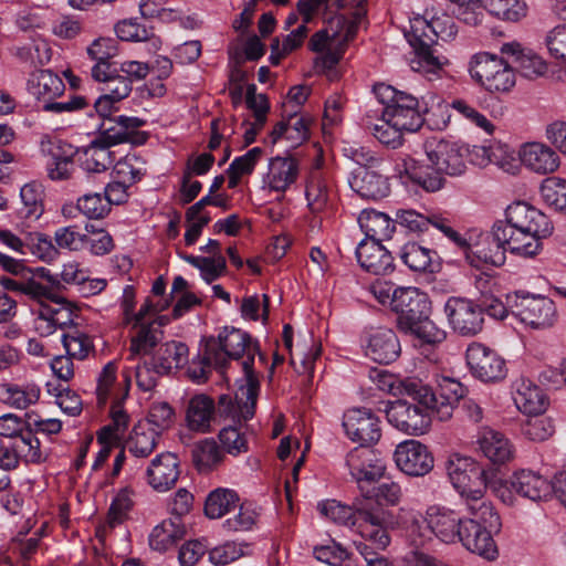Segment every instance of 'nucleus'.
Instances as JSON below:
<instances>
[{"instance_id": "f257e3e1", "label": "nucleus", "mask_w": 566, "mask_h": 566, "mask_svg": "<svg viewBox=\"0 0 566 566\" xmlns=\"http://www.w3.org/2000/svg\"><path fill=\"white\" fill-rule=\"evenodd\" d=\"M255 355L263 359L258 343H254L247 332L239 328L224 327L218 339L213 337L207 339L206 359L214 363V368L220 373L224 371L230 359L239 360L245 356L240 363L244 385L238 388L234 398L229 395L219 397L220 411L245 419H251L254 416L260 388L259 379L253 369Z\"/></svg>"}, {"instance_id": "f03ea898", "label": "nucleus", "mask_w": 566, "mask_h": 566, "mask_svg": "<svg viewBox=\"0 0 566 566\" xmlns=\"http://www.w3.org/2000/svg\"><path fill=\"white\" fill-rule=\"evenodd\" d=\"M360 494L361 497H357V517L363 537L377 549H385L390 543L388 531L398 525L394 513L385 506H395L400 502L401 488L397 482L385 480L366 485Z\"/></svg>"}, {"instance_id": "7ed1b4c3", "label": "nucleus", "mask_w": 566, "mask_h": 566, "mask_svg": "<svg viewBox=\"0 0 566 566\" xmlns=\"http://www.w3.org/2000/svg\"><path fill=\"white\" fill-rule=\"evenodd\" d=\"M457 32L455 22L448 14L432 17L430 21L421 17L411 20L410 30L405 33L415 53L410 60V67L429 80L439 76L446 61L437 54L433 44L439 39L442 41L452 39Z\"/></svg>"}, {"instance_id": "20e7f679", "label": "nucleus", "mask_w": 566, "mask_h": 566, "mask_svg": "<svg viewBox=\"0 0 566 566\" xmlns=\"http://www.w3.org/2000/svg\"><path fill=\"white\" fill-rule=\"evenodd\" d=\"M401 386L410 400L398 399L389 402L385 409L387 420L406 434L421 436L428 431L432 416H436L432 402H437V395L431 387L418 379H406Z\"/></svg>"}, {"instance_id": "39448f33", "label": "nucleus", "mask_w": 566, "mask_h": 566, "mask_svg": "<svg viewBox=\"0 0 566 566\" xmlns=\"http://www.w3.org/2000/svg\"><path fill=\"white\" fill-rule=\"evenodd\" d=\"M449 479L459 492L468 512H473L496 525L492 502L484 493L490 482V470H485L472 458L453 454L447 461Z\"/></svg>"}, {"instance_id": "423d86ee", "label": "nucleus", "mask_w": 566, "mask_h": 566, "mask_svg": "<svg viewBox=\"0 0 566 566\" xmlns=\"http://www.w3.org/2000/svg\"><path fill=\"white\" fill-rule=\"evenodd\" d=\"M391 310L397 314V326L401 332L410 333L428 344L444 339V332L430 318L429 296L418 287H398Z\"/></svg>"}, {"instance_id": "0eeeda50", "label": "nucleus", "mask_w": 566, "mask_h": 566, "mask_svg": "<svg viewBox=\"0 0 566 566\" xmlns=\"http://www.w3.org/2000/svg\"><path fill=\"white\" fill-rule=\"evenodd\" d=\"M423 149L433 172L413 169L410 171V177L424 190L432 192L440 190L444 184L443 175L460 176L464 172L467 168L464 156L457 143L433 136L424 142ZM406 171L409 174V168H406Z\"/></svg>"}, {"instance_id": "6e6552de", "label": "nucleus", "mask_w": 566, "mask_h": 566, "mask_svg": "<svg viewBox=\"0 0 566 566\" xmlns=\"http://www.w3.org/2000/svg\"><path fill=\"white\" fill-rule=\"evenodd\" d=\"M374 94L384 105L381 116L385 120L407 132H417L422 127L424 118L416 96L385 83L376 84Z\"/></svg>"}, {"instance_id": "1a4fd4ad", "label": "nucleus", "mask_w": 566, "mask_h": 566, "mask_svg": "<svg viewBox=\"0 0 566 566\" xmlns=\"http://www.w3.org/2000/svg\"><path fill=\"white\" fill-rule=\"evenodd\" d=\"M469 72L476 84L492 93L510 92L516 82L509 62L489 52L474 54L469 62Z\"/></svg>"}, {"instance_id": "9d476101", "label": "nucleus", "mask_w": 566, "mask_h": 566, "mask_svg": "<svg viewBox=\"0 0 566 566\" xmlns=\"http://www.w3.org/2000/svg\"><path fill=\"white\" fill-rule=\"evenodd\" d=\"M492 512L496 517V525L491 524L483 516L468 512L472 517L464 518L458 539L470 551L488 560H494L499 556L497 546L492 537V532L501 528V518L492 504Z\"/></svg>"}, {"instance_id": "9b49d317", "label": "nucleus", "mask_w": 566, "mask_h": 566, "mask_svg": "<svg viewBox=\"0 0 566 566\" xmlns=\"http://www.w3.org/2000/svg\"><path fill=\"white\" fill-rule=\"evenodd\" d=\"M145 124L146 122L139 117L125 115L104 118L98 125L95 138L111 147L124 143L140 146L144 145L149 137L147 132L139 130Z\"/></svg>"}, {"instance_id": "f8f14e48", "label": "nucleus", "mask_w": 566, "mask_h": 566, "mask_svg": "<svg viewBox=\"0 0 566 566\" xmlns=\"http://www.w3.org/2000/svg\"><path fill=\"white\" fill-rule=\"evenodd\" d=\"M39 303V308L34 312L33 325L40 336H50L56 329L74 328L76 314L74 306L70 303L56 298L54 292L51 298H43Z\"/></svg>"}, {"instance_id": "ddd939ff", "label": "nucleus", "mask_w": 566, "mask_h": 566, "mask_svg": "<svg viewBox=\"0 0 566 566\" xmlns=\"http://www.w3.org/2000/svg\"><path fill=\"white\" fill-rule=\"evenodd\" d=\"M512 307L514 315L532 328H546L555 322L556 307L548 297L517 292Z\"/></svg>"}, {"instance_id": "4468645a", "label": "nucleus", "mask_w": 566, "mask_h": 566, "mask_svg": "<svg viewBox=\"0 0 566 566\" xmlns=\"http://www.w3.org/2000/svg\"><path fill=\"white\" fill-rule=\"evenodd\" d=\"M346 465L359 491L366 485L378 482L385 474L386 465L380 455L371 448L359 446L346 455Z\"/></svg>"}, {"instance_id": "2eb2a0df", "label": "nucleus", "mask_w": 566, "mask_h": 566, "mask_svg": "<svg viewBox=\"0 0 566 566\" xmlns=\"http://www.w3.org/2000/svg\"><path fill=\"white\" fill-rule=\"evenodd\" d=\"M465 357L471 374L482 381H499L506 375L505 360L494 349L483 344H470Z\"/></svg>"}, {"instance_id": "dca6fc26", "label": "nucleus", "mask_w": 566, "mask_h": 566, "mask_svg": "<svg viewBox=\"0 0 566 566\" xmlns=\"http://www.w3.org/2000/svg\"><path fill=\"white\" fill-rule=\"evenodd\" d=\"M509 483L515 494L533 502L546 501L555 495L562 504L565 503L564 491L532 470L523 469L514 472L510 476Z\"/></svg>"}, {"instance_id": "f3484780", "label": "nucleus", "mask_w": 566, "mask_h": 566, "mask_svg": "<svg viewBox=\"0 0 566 566\" xmlns=\"http://www.w3.org/2000/svg\"><path fill=\"white\" fill-rule=\"evenodd\" d=\"M444 312L452 328L463 336H474L483 328L482 308L463 297H449Z\"/></svg>"}, {"instance_id": "a211bd4d", "label": "nucleus", "mask_w": 566, "mask_h": 566, "mask_svg": "<svg viewBox=\"0 0 566 566\" xmlns=\"http://www.w3.org/2000/svg\"><path fill=\"white\" fill-rule=\"evenodd\" d=\"M25 437L14 440H0V469L11 471L18 468L20 461L40 463L43 460L38 437L24 433Z\"/></svg>"}, {"instance_id": "6ab92c4d", "label": "nucleus", "mask_w": 566, "mask_h": 566, "mask_svg": "<svg viewBox=\"0 0 566 566\" xmlns=\"http://www.w3.org/2000/svg\"><path fill=\"white\" fill-rule=\"evenodd\" d=\"M347 437L360 446L377 443L381 437L379 418L367 408H352L343 418Z\"/></svg>"}, {"instance_id": "aec40b11", "label": "nucleus", "mask_w": 566, "mask_h": 566, "mask_svg": "<svg viewBox=\"0 0 566 566\" xmlns=\"http://www.w3.org/2000/svg\"><path fill=\"white\" fill-rule=\"evenodd\" d=\"M495 239L504 243L506 251L520 256L533 258L542 250L544 238L499 220L495 222Z\"/></svg>"}, {"instance_id": "412c9836", "label": "nucleus", "mask_w": 566, "mask_h": 566, "mask_svg": "<svg viewBox=\"0 0 566 566\" xmlns=\"http://www.w3.org/2000/svg\"><path fill=\"white\" fill-rule=\"evenodd\" d=\"M503 221L514 228L527 230L543 238L551 235L553 231V226L547 216L525 201H516L510 205L505 210V220Z\"/></svg>"}, {"instance_id": "4be33fe9", "label": "nucleus", "mask_w": 566, "mask_h": 566, "mask_svg": "<svg viewBox=\"0 0 566 566\" xmlns=\"http://www.w3.org/2000/svg\"><path fill=\"white\" fill-rule=\"evenodd\" d=\"M395 462L406 474L423 476L433 468V457L428 448L417 440H407L398 444Z\"/></svg>"}, {"instance_id": "5701e85b", "label": "nucleus", "mask_w": 566, "mask_h": 566, "mask_svg": "<svg viewBox=\"0 0 566 566\" xmlns=\"http://www.w3.org/2000/svg\"><path fill=\"white\" fill-rule=\"evenodd\" d=\"M231 418L233 421L247 420L240 416L228 415L227 412L220 411L219 405L214 406L212 398L205 394L193 396L187 406L186 421L190 430L197 432H209L211 422L216 420V416Z\"/></svg>"}, {"instance_id": "b1692460", "label": "nucleus", "mask_w": 566, "mask_h": 566, "mask_svg": "<svg viewBox=\"0 0 566 566\" xmlns=\"http://www.w3.org/2000/svg\"><path fill=\"white\" fill-rule=\"evenodd\" d=\"M179 460L171 452L157 454L146 470L147 483L158 492L170 490L180 475Z\"/></svg>"}, {"instance_id": "393cba45", "label": "nucleus", "mask_w": 566, "mask_h": 566, "mask_svg": "<svg viewBox=\"0 0 566 566\" xmlns=\"http://www.w3.org/2000/svg\"><path fill=\"white\" fill-rule=\"evenodd\" d=\"M356 258L366 272L375 275H387L395 270L391 253L378 241L363 240L356 248Z\"/></svg>"}, {"instance_id": "a878e982", "label": "nucleus", "mask_w": 566, "mask_h": 566, "mask_svg": "<svg viewBox=\"0 0 566 566\" xmlns=\"http://www.w3.org/2000/svg\"><path fill=\"white\" fill-rule=\"evenodd\" d=\"M365 354L379 364H389L396 360L400 354L397 335L390 328L373 329L366 338Z\"/></svg>"}, {"instance_id": "bb28decb", "label": "nucleus", "mask_w": 566, "mask_h": 566, "mask_svg": "<svg viewBox=\"0 0 566 566\" xmlns=\"http://www.w3.org/2000/svg\"><path fill=\"white\" fill-rule=\"evenodd\" d=\"M504 243L495 239V223L491 232L481 237L474 249L467 252V261L474 268L502 266L506 260Z\"/></svg>"}, {"instance_id": "cd10ccee", "label": "nucleus", "mask_w": 566, "mask_h": 566, "mask_svg": "<svg viewBox=\"0 0 566 566\" xmlns=\"http://www.w3.org/2000/svg\"><path fill=\"white\" fill-rule=\"evenodd\" d=\"M428 528L443 543H454L462 528L463 520L447 507L430 506L426 513Z\"/></svg>"}, {"instance_id": "c85d7f7f", "label": "nucleus", "mask_w": 566, "mask_h": 566, "mask_svg": "<svg viewBox=\"0 0 566 566\" xmlns=\"http://www.w3.org/2000/svg\"><path fill=\"white\" fill-rule=\"evenodd\" d=\"M518 155L527 169L541 175L552 174L560 165L558 154L542 143H526L521 147Z\"/></svg>"}, {"instance_id": "c756f323", "label": "nucleus", "mask_w": 566, "mask_h": 566, "mask_svg": "<svg viewBox=\"0 0 566 566\" xmlns=\"http://www.w3.org/2000/svg\"><path fill=\"white\" fill-rule=\"evenodd\" d=\"M501 53L514 57L516 67L524 77L535 78L547 71V63L531 49L522 48L518 42L504 43Z\"/></svg>"}, {"instance_id": "7c9ffc66", "label": "nucleus", "mask_w": 566, "mask_h": 566, "mask_svg": "<svg viewBox=\"0 0 566 566\" xmlns=\"http://www.w3.org/2000/svg\"><path fill=\"white\" fill-rule=\"evenodd\" d=\"M481 452L494 464H505L514 458V448L501 432L485 428L478 439Z\"/></svg>"}, {"instance_id": "2f4dec72", "label": "nucleus", "mask_w": 566, "mask_h": 566, "mask_svg": "<svg viewBox=\"0 0 566 566\" xmlns=\"http://www.w3.org/2000/svg\"><path fill=\"white\" fill-rule=\"evenodd\" d=\"M41 396V388L32 381L0 384V401L11 408L27 409L35 405Z\"/></svg>"}, {"instance_id": "473e14b6", "label": "nucleus", "mask_w": 566, "mask_h": 566, "mask_svg": "<svg viewBox=\"0 0 566 566\" xmlns=\"http://www.w3.org/2000/svg\"><path fill=\"white\" fill-rule=\"evenodd\" d=\"M513 400L516 408L528 416L543 413L547 406L543 391L532 381L525 379L516 381Z\"/></svg>"}, {"instance_id": "72a5a7b5", "label": "nucleus", "mask_w": 566, "mask_h": 566, "mask_svg": "<svg viewBox=\"0 0 566 566\" xmlns=\"http://www.w3.org/2000/svg\"><path fill=\"white\" fill-rule=\"evenodd\" d=\"M400 258L413 272L434 273L441 268L437 252L416 242L406 243L401 249Z\"/></svg>"}, {"instance_id": "f704fd0d", "label": "nucleus", "mask_w": 566, "mask_h": 566, "mask_svg": "<svg viewBox=\"0 0 566 566\" xmlns=\"http://www.w3.org/2000/svg\"><path fill=\"white\" fill-rule=\"evenodd\" d=\"M360 229L366 234L365 240H373L381 242L391 238L396 222L391 220L386 213L365 209L358 217Z\"/></svg>"}, {"instance_id": "c9c22d12", "label": "nucleus", "mask_w": 566, "mask_h": 566, "mask_svg": "<svg viewBox=\"0 0 566 566\" xmlns=\"http://www.w3.org/2000/svg\"><path fill=\"white\" fill-rule=\"evenodd\" d=\"M20 274L21 276L18 279H10L7 276H2L0 279V285L4 287L6 294H9V292H17L25 294L36 301L52 297L53 290L50 286L42 284L38 280L35 273L28 270Z\"/></svg>"}, {"instance_id": "e433bc0d", "label": "nucleus", "mask_w": 566, "mask_h": 566, "mask_svg": "<svg viewBox=\"0 0 566 566\" xmlns=\"http://www.w3.org/2000/svg\"><path fill=\"white\" fill-rule=\"evenodd\" d=\"M159 438L158 430L149 427V422L139 421L125 441V449L136 458H147L157 448Z\"/></svg>"}, {"instance_id": "4c0bfd02", "label": "nucleus", "mask_w": 566, "mask_h": 566, "mask_svg": "<svg viewBox=\"0 0 566 566\" xmlns=\"http://www.w3.org/2000/svg\"><path fill=\"white\" fill-rule=\"evenodd\" d=\"M189 360V349L185 343L167 342L163 344L155 357L154 367L160 374H169L172 369L182 368Z\"/></svg>"}, {"instance_id": "58836bf2", "label": "nucleus", "mask_w": 566, "mask_h": 566, "mask_svg": "<svg viewBox=\"0 0 566 566\" xmlns=\"http://www.w3.org/2000/svg\"><path fill=\"white\" fill-rule=\"evenodd\" d=\"M464 391L461 382L451 378L442 379L437 402H432V409L440 421H447L452 417L455 403L463 398Z\"/></svg>"}, {"instance_id": "ea45409f", "label": "nucleus", "mask_w": 566, "mask_h": 566, "mask_svg": "<svg viewBox=\"0 0 566 566\" xmlns=\"http://www.w3.org/2000/svg\"><path fill=\"white\" fill-rule=\"evenodd\" d=\"M352 187L367 199H380L389 193L387 178L368 168H360L354 176Z\"/></svg>"}, {"instance_id": "a19ab883", "label": "nucleus", "mask_w": 566, "mask_h": 566, "mask_svg": "<svg viewBox=\"0 0 566 566\" xmlns=\"http://www.w3.org/2000/svg\"><path fill=\"white\" fill-rule=\"evenodd\" d=\"M28 88L38 99L53 101L65 88L63 81L50 70L33 72L28 81Z\"/></svg>"}, {"instance_id": "79ce46f5", "label": "nucleus", "mask_w": 566, "mask_h": 566, "mask_svg": "<svg viewBox=\"0 0 566 566\" xmlns=\"http://www.w3.org/2000/svg\"><path fill=\"white\" fill-rule=\"evenodd\" d=\"M185 534L186 527L182 521L169 517L154 527L149 535V545L155 551L166 552L182 539Z\"/></svg>"}, {"instance_id": "37998d69", "label": "nucleus", "mask_w": 566, "mask_h": 566, "mask_svg": "<svg viewBox=\"0 0 566 566\" xmlns=\"http://www.w3.org/2000/svg\"><path fill=\"white\" fill-rule=\"evenodd\" d=\"M298 166L291 157L272 158L269 165V186L276 191L286 190L297 178Z\"/></svg>"}, {"instance_id": "c03bdc74", "label": "nucleus", "mask_w": 566, "mask_h": 566, "mask_svg": "<svg viewBox=\"0 0 566 566\" xmlns=\"http://www.w3.org/2000/svg\"><path fill=\"white\" fill-rule=\"evenodd\" d=\"M91 60L95 64L91 69L92 78H101L105 75V71L116 63L109 62L111 59L117 55L116 41L112 38H98L94 40L86 50Z\"/></svg>"}, {"instance_id": "a18cd8bd", "label": "nucleus", "mask_w": 566, "mask_h": 566, "mask_svg": "<svg viewBox=\"0 0 566 566\" xmlns=\"http://www.w3.org/2000/svg\"><path fill=\"white\" fill-rule=\"evenodd\" d=\"M317 507L322 515L328 517L331 521L337 524L353 527L363 536V528L360 527L357 517V499H355L352 506L343 505L335 500H331L319 503Z\"/></svg>"}, {"instance_id": "49530a36", "label": "nucleus", "mask_w": 566, "mask_h": 566, "mask_svg": "<svg viewBox=\"0 0 566 566\" xmlns=\"http://www.w3.org/2000/svg\"><path fill=\"white\" fill-rule=\"evenodd\" d=\"M115 33L122 41L132 42H150L155 49H158L161 41L155 35L153 28H147L137 19H124L118 21L114 27Z\"/></svg>"}, {"instance_id": "de8ad7c7", "label": "nucleus", "mask_w": 566, "mask_h": 566, "mask_svg": "<svg viewBox=\"0 0 566 566\" xmlns=\"http://www.w3.org/2000/svg\"><path fill=\"white\" fill-rule=\"evenodd\" d=\"M305 197L313 213L323 212L329 207V186L319 171H314L310 176Z\"/></svg>"}, {"instance_id": "09e8293b", "label": "nucleus", "mask_w": 566, "mask_h": 566, "mask_svg": "<svg viewBox=\"0 0 566 566\" xmlns=\"http://www.w3.org/2000/svg\"><path fill=\"white\" fill-rule=\"evenodd\" d=\"M238 503L237 492L230 489H217L207 496L205 513L209 518H220L235 509Z\"/></svg>"}, {"instance_id": "8fccbe9b", "label": "nucleus", "mask_w": 566, "mask_h": 566, "mask_svg": "<svg viewBox=\"0 0 566 566\" xmlns=\"http://www.w3.org/2000/svg\"><path fill=\"white\" fill-rule=\"evenodd\" d=\"M262 155L263 149L261 147H253L244 155L237 157L227 169L228 188L234 189L243 176L251 175Z\"/></svg>"}, {"instance_id": "3c124183", "label": "nucleus", "mask_w": 566, "mask_h": 566, "mask_svg": "<svg viewBox=\"0 0 566 566\" xmlns=\"http://www.w3.org/2000/svg\"><path fill=\"white\" fill-rule=\"evenodd\" d=\"M182 259L200 271L201 277L207 283H212L227 272V261L223 255L196 256L184 254Z\"/></svg>"}, {"instance_id": "603ef678", "label": "nucleus", "mask_w": 566, "mask_h": 566, "mask_svg": "<svg viewBox=\"0 0 566 566\" xmlns=\"http://www.w3.org/2000/svg\"><path fill=\"white\" fill-rule=\"evenodd\" d=\"M111 146L101 143L97 138L91 140L84 150L83 167L90 172L105 171L113 163Z\"/></svg>"}, {"instance_id": "864d4df0", "label": "nucleus", "mask_w": 566, "mask_h": 566, "mask_svg": "<svg viewBox=\"0 0 566 566\" xmlns=\"http://www.w3.org/2000/svg\"><path fill=\"white\" fill-rule=\"evenodd\" d=\"M105 71V75L101 76V78H93L95 82L101 83L102 92L107 94V96H112L113 99H124L126 98L130 92L133 86L129 84L128 80H125L124 75L117 70V64L109 66Z\"/></svg>"}, {"instance_id": "5fc2aeb1", "label": "nucleus", "mask_w": 566, "mask_h": 566, "mask_svg": "<svg viewBox=\"0 0 566 566\" xmlns=\"http://www.w3.org/2000/svg\"><path fill=\"white\" fill-rule=\"evenodd\" d=\"M544 202L556 211L566 209V179L557 176L545 178L539 187Z\"/></svg>"}, {"instance_id": "6e6d98bb", "label": "nucleus", "mask_w": 566, "mask_h": 566, "mask_svg": "<svg viewBox=\"0 0 566 566\" xmlns=\"http://www.w3.org/2000/svg\"><path fill=\"white\" fill-rule=\"evenodd\" d=\"M114 174L124 182L133 185L146 174V161L136 153H129L115 164Z\"/></svg>"}, {"instance_id": "4d7b16f0", "label": "nucleus", "mask_w": 566, "mask_h": 566, "mask_svg": "<svg viewBox=\"0 0 566 566\" xmlns=\"http://www.w3.org/2000/svg\"><path fill=\"white\" fill-rule=\"evenodd\" d=\"M62 343L66 354L76 359H85L94 352V344L90 335L78 328H71L63 333Z\"/></svg>"}, {"instance_id": "13d9d810", "label": "nucleus", "mask_w": 566, "mask_h": 566, "mask_svg": "<svg viewBox=\"0 0 566 566\" xmlns=\"http://www.w3.org/2000/svg\"><path fill=\"white\" fill-rule=\"evenodd\" d=\"M222 452L212 439L198 442L192 449V461L199 471H209L222 461Z\"/></svg>"}, {"instance_id": "bf43d9fd", "label": "nucleus", "mask_w": 566, "mask_h": 566, "mask_svg": "<svg viewBox=\"0 0 566 566\" xmlns=\"http://www.w3.org/2000/svg\"><path fill=\"white\" fill-rule=\"evenodd\" d=\"M494 15L507 21H518L526 15L523 0H479Z\"/></svg>"}, {"instance_id": "052dcab7", "label": "nucleus", "mask_w": 566, "mask_h": 566, "mask_svg": "<svg viewBox=\"0 0 566 566\" xmlns=\"http://www.w3.org/2000/svg\"><path fill=\"white\" fill-rule=\"evenodd\" d=\"M43 195V188L40 184L30 182L24 185L20 191L23 205L20 213H22L24 218L39 219L44 211Z\"/></svg>"}, {"instance_id": "680f3d73", "label": "nucleus", "mask_w": 566, "mask_h": 566, "mask_svg": "<svg viewBox=\"0 0 566 566\" xmlns=\"http://www.w3.org/2000/svg\"><path fill=\"white\" fill-rule=\"evenodd\" d=\"M76 208L83 216L92 220L104 219L111 212L107 200L101 193H86L80 197Z\"/></svg>"}, {"instance_id": "e2e57ef3", "label": "nucleus", "mask_w": 566, "mask_h": 566, "mask_svg": "<svg viewBox=\"0 0 566 566\" xmlns=\"http://www.w3.org/2000/svg\"><path fill=\"white\" fill-rule=\"evenodd\" d=\"M53 239L57 249L81 251L86 248L88 235L81 232L77 226H67L56 229Z\"/></svg>"}, {"instance_id": "0e129e2a", "label": "nucleus", "mask_w": 566, "mask_h": 566, "mask_svg": "<svg viewBox=\"0 0 566 566\" xmlns=\"http://www.w3.org/2000/svg\"><path fill=\"white\" fill-rule=\"evenodd\" d=\"M153 324H138L139 329L130 340L129 346V359H134L137 355L148 354L158 343V337L156 336Z\"/></svg>"}, {"instance_id": "69168bd1", "label": "nucleus", "mask_w": 566, "mask_h": 566, "mask_svg": "<svg viewBox=\"0 0 566 566\" xmlns=\"http://www.w3.org/2000/svg\"><path fill=\"white\" fill-rule=\"evenodd\" d=\"M555 431L553 421L547 417L531 416L522 426V433L532 441H544Z\"/></svg>"}, {"instance_id": "338daca9", "label": "nucleus", "mask_w": 566, "mask_h": 566, "mask_svg": "<svg viewBox=\"0 0 566 566\" xmlns=\"http://www.w3.org/2000/svg\"><path fill=\"white\" fill-rule=\"evenodd\" d=\"M133 493L132 489L124 488L114 497L107 515V522L111 527L120 524L126 518L127 513L134 505Z\"/></svg>"}, {"instance_id": "774afa93", "label": "nucleus", "mask_w": 566, "mask_h": 566, "mask_svg": "<svg viewBox=\"0 0 566 566\" xmlns=\"http://www.w3.org/2000/svg\"><path fill=\"white\" fill-rule=\"evenodd\" d=\"M219 440L224 451L238 455L248 451L245 434L235 426H228L220 430Z\"/></svg>"}]
</instances>
